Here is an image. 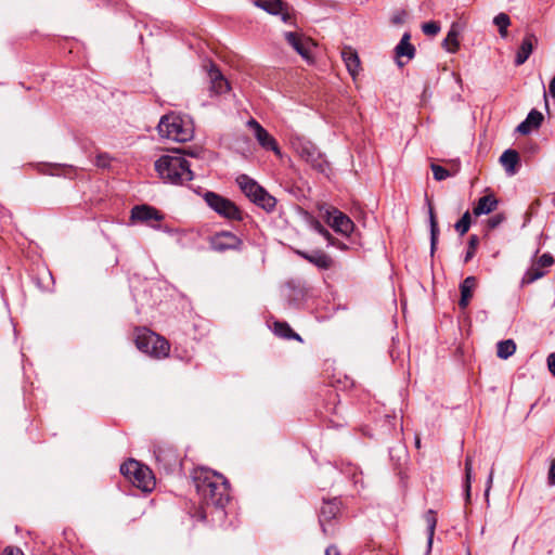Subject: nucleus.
Instances as JSON below:
<instances>
[{"label":"nucleus","mask_w":555,"mask_h":555,"mask_svg":"<svg viewBox=\"0 0 555 555\" xmlns=\"http://www.w3.org/2000/svg\"><path fill=\"white\" fill-rule=\"evenodd\" d=\"M546 362L550 372L555 376V352L548 354Z\"/></svg>","instance_id":"49530a36"},{"label":"nucleus","mask_w":555,"mask_h":555,"mask_svg":"<svg viewBox=\"0 0 555 555\" xmlns=\"http://www.w3.org/2000/svg\"><path fill=\"white\" fill-rule=\"evenodd\" d=\"M153 453L158 468L166 474H172L179 469L181 465L180 456L173 447L155 446Z\"/></svg>","instance_id":"423d86ee"},{"label":"nucleus","mask_w":555,"mask_h":555,"mask_svg":"<svg viewBox=\"0 0 555 555\" xmlns=\"http://www.w3.org/2000/svg\"><path fill=\"white\" fill-rule=\"evenodd\" d=\"M493 24L499 27V33L502 38L507 37V28L511 25V18L506 13H499L493 18Z\"/></svg>","instance_id":"e433bc0d"},{"label":"nucleus","mask_w":555,"mask_h":555,"mask_svg":"<svg viewBox=\"0 0 555 555\" xmlns=\"http://www.w3.org/2000/svg\"><path fill=\"white\" fill-rule=\"evenodd\" d=\"M547 480L551 486H555V460L550 466Z\"/></svg>","instance_id":"de8ad7c7"},{"label":"nucleus","mask_w":555,"mask_h":555,"mask_svg":"<svg viewBox=\"0 0 555 555\" xmlns=\"http://www.w3.org/2000/svg\"><path fill=\"white\" fill-rule=\"evenodd\" d=\"M208 76L210 79V95H220L230 90L229 81L224 78L222 73L215 64L210 65Z\"/></svg>","instance_id":"f8f14e48"},{"label":"nucleus","mask_w":555,"mask_h":555,"mask_svg":"<svg viewBox=\"0 0 555 555\" xmlns=\"http://www.w3.org/2000/svg\"><path fill=\"white\" fill-rule=\"evenodd\" d=\"M428 202V217H429V224H430V250L434 253L437 242H438V235H439V228L437 218L434 211V207L431 206L430 202Z\"/></svg>","instance_id":"cd10ccee"},{"label":"nucleus","mask_w":555,"mask_h":555,"mask_svg":"<svg viewBox=\"0 0 555 555\" xmlns=\"http://www.w3.org/2000/svg\"><path fill=\"white\" fill-rule=\"evenodd\" d=\"M398 65L399 66H403V63L401 61L398 60Z\"/></svg>","instance_id":"4d7b16f0"},{"label":"nucleus","mask_w":555,"mask_h":555,"mask_svg":"<svg viewBox=\"0 0 555 555\" xmlns=\"http://www.w3.org/2000/svg\"><path fill=\"white\" fill-rule=\"evenodd\" d=\"M3 555H24V553L18 547L7 546L3 551Z\"/></svg>","instance_id":"09e8293b"},{"label":"nucleus","mask_w":555,"mask_h":555,"mask_svg":"<svg viewBox=\"0 0 555 555\" xmlns=\"http://www.w3.org/2000/svg\"><path fill=\"white\" fill-rule=\"evenodd\" d=\"M197 494L206 506H212L222 514L230 502V483L223 475L208 468H197L193 473Z\"/></svg>","instance_id":"f257e3e1"},{"label":"nucleus","mask_w":555,"mask_h":555,"mask_svg":"<svg viewBox=\"0 0 555 555\" xmlns=\"http://www.w3.org/2000/svg\"><path fill=\"white\" fill-rule=\"evenodd\" d=\"M470 223H472L470 212L465 211L463 214V216L461 217V219L454 224V229L460 235H464L465 233L468 232Z\"/></svg>","instance_id":"4c0bfd02"},{"label":"nucleus","mask_w":555,"mask_h":555,"mask_svg":"<svg viewBox=\"0 0 555 555\" xmlns=\"http://www.w3.org/2000/svg\"><path fill=\"white\" fill-rule=\"evenodd\" d=\"M405 17H406V13L405 11L403 10H400L398 12H396L392 17H391V22L392 24L395 25H399V24H402L404 21H405Z\"/></svg>","instance_id":"c03bdc74"},{"label":"nucleus","mask_w":555,"mask_h":555,"mask_svg":"<svg viewBox=\"0 0 555 555\" xmlns=\"http://www.w3.org/2000/svg\"><path fill=\"white\" fill-rule=\"evenodd\" d=\"M235 182L244 195L251 202L263 189L255 179L248 175L241 173L236 177Z\"/></svg>","instance_id":"2eb2a0df"},{"label":"nucleus","mask_w":555,"mask_h":555,"mask_svg":"<svg viewBox=\"0 0 555 555\" xmlns=\"http://www.w3.org/2000/svg\"><path fill=\"white\" fill-rule=\"evenodd\" d=\"M505 220V217L503 214H496L489 218L488 220V228L489 229H495L498 228L503 221Z\"/></svg>","instance_id":"79ce46f5"},{"label":"nucleus","mask_w":555,"mask_h":555,"mask_svg":"<svg viewBox=\"0 0 555 555\" xmlns=\"http://www.w3.org/2000/svg\"><path fill=\"white\" fill-rule=\"evenodd\" d=\"M425 35L436 36L440 31V25L437 22H427L422 25Z\"/></svg>","instance_id":"ea45409f"},{"label":"nucleus","mask_w":555,"mask_h":555,"mask_svg":"<svg viewBox=\"0 0 555 555\" xmlns=\"http://www.w3.org/2000/svg\"><path fill=\"white\" fill-rule=\"evenodd\" d=\"M478 236L477 235H470L468 240V250L466 251V255L464 257V262H468L475 254V249L478 245Z\"/></svg>","instance_id":"58836bf2"},{"label":"nucleus","mask_w":555,"mask_h":555,"mask_svg":"<svg viewBox=\"0 0 555 555\" xmlns=\"http://www.w3.org/2000/svg\"><path fill=\"white\" fill-rule=\"evenodd\" d=\"M340 512V501L337 498L324 500L320 508L319 522L324 534H332L333 531L326 526L332 519H335Z\"/></svg>","instance_id":"9b49d317"},{"label":"nucleus","mask_w":555,"mask_h":555,"mask_svg":"<svg viewBox=\"0 0 555 555\" xmlns=\"http://www.w3.org/2000/svg\"><path fill=\"white\" fill-rule=\"evenodd\" d=\"M130 218L133 222L145 223L153 229H159V222L164 219V215L155 207L142 204L131 209Z\"/></svg>","instance_id":"6e6552de"},{"label":"nucleus","mask_w":555,"mask_h":555,"mask_svg":"<svg viewBox=\"0 0 555 555\" xmlns=\"http://www.w3.org/2000/svg\"><path fill=\"white\" fill-rule=\"evenodd\" d=\"M251 202L258 207L266 210L267 212L273 211L276 206L275 197L269 194L264 188L261 190V192L257 194V196Z\"/></svg>","instance_id":"393cba45"},{"label":"nucleus","mask_w":555,"mask_h":555,"mask_svg":"<svg viewBox=\"0 0 555 555\" xmlns=\"http://www.w3.org/2000/svg\"><path fill=\"white\" fill-rule=\"evenodd\" d=\"M203 198L208 207L219 216L229 220H243V212L231 199L212 191H206L203 194Z\"/></svg>","instance_id":"39448f33"},{"label":"nucleus","mask_w":555,"mask_h":555,"mask_svg":"<svg viewBox=\"0 0 555 555\" xmlns=\"http://www.w3.org/2000/svg\"><path fill=\"white\" fill-rule=\"evenodd\" d=\"M286 288L288 289L287 299L296 305L305 300L310 289L305 282L295 280L288 281Z\"/></svg>","instance_id":"dca6fc26"},{"label":"nucleus","mask_w":555,"mask_h":555,"mask_svg":"<svg viewBox=\"0 0 555 555\" xmlns=\"http://www.w3.org/2000/svg\"><path fill=\"white\" fill-rule=\"evenodd\" d=\"M155 170L164 182L171 184H183L194 178L191 164L179 152L160 156Z\"/></svg>","instance_id":"f03ea898"},{"label":"nucleus","mask_w":555,"mask_h":555,"mask_svg":"<svg viewBox=\"0 0 555 555\" xmlns=\"http://www.w3.org/2000/svg\"><path fill=\"white\" fill-rule=\"evenodd\" d=\"M253 4L271 15H279L287 8L283 0H254Z\"/></svg>","instance_id":"412c9836"},{"label":"nucleus","mask_w":555,"mask_h":555,"mask_svg":"<svg viewBox=\"0 0 555 555\" xmlns=\"http://www.w3.org/2000/svg\"><path fill=\"white\" fill-rule=\"evenodd\" d=\"M242 245L243 241L229 231L218 232L209 238L210 248L218 253H224L227 250H240Z\"/></svg>","instance_id":"1a4fd4ad"},{"label":"nucleus","mask_w":555,"mask_h":555,"mask_svg":"<svg viewBox=\"0 0 555 555\" xmlns=\"http://www.w3.org/2000/svg\"><path fill=\"white\" fill-rule=\"evenodd\" d=\"M285 39L293 49L304 59H310L309 49L302 42V39L296 33H285Z\"/></svg>","instance_id":"a878e982"},{"label":"nucleus","mask_w":555,"mask_h":555,"mask_svg":"<svg viewBox=\"0 0 555 555\" xmlns=\"http://www.w3.org/2000/svg\"><path fill=\"white\" fill-rule=\"evenodd\" d=\"M410 33H404L395 51L398 59L406 56L409 60L415 55V47L410 42Z\"/></svg>","instance_id":"5701e85b"},{"label":"nucleus","mask_w":555,"mask_h":555,"mask_svg":"<svg viewBox=\"0 0 555 555\" xmlns=\"http://www.w3.org/2000/svg\"><path fill=\"white\" fill-rule=\"evenodd\" d=\"M134 344L140 351L152 358L163 359L169 356V341L146 327L135 328Z\"/></svg>","instance_id":"7ed1b4c3"},{"label":"nucleus","mask_w":555,"mask_h":555,"mask_svg":"<svg viewBox=\"0 0 555 555\" xmlns=\"http://www.w3.org/2000/svg\"><path fill=\"white\" fill-rule=\"evenodd\" d=\"M311 228L318 232L320 235H322L326 241H327V245L328 246H334L338 249H341V250H345L347 249V245L338 240H336L331 233L330 231L324 228V225L315 220L311 223Z\"/></svg>","instance_id":"b1692460"},{"label":"nucleus","mask_w":555,"mask_h":555,"mask_svg":"<svg viewBox=\"0 0 555 555\" xmlns=\"http://www.w3.org/2000/svg\"><path fill=\"white\" fill-rule=\"evenodd\" d=\"M295 253L321 270H328L333 266V259L322 250L317 249L308 253L298 249Z\"/></svg>","instance_id":"ddd939ff"},{"label":"nucleus","mask_w":555,"mask_h":555,"mask_svg":"<svg viewBox=\"0 0 555 555\" xmlns=\"http://www.w3.org/2000/svg\"><path fill=\"white\" fill-rule=\"evenodd\" d=\"M492 481H493V468L490 470V474L488 476V479H487V489L485 491V495L488 498L489 495V491L491 489V486H492Z\"/></svg>","instance_id":"3c124183"},{"label":"nucleus","mask_w":555,"mask_h":555,"mask_svg":"<svg viewBox=\"0 0 555 555\" xmlns=\"http://www.w3.org/2000/svg\"><path fill=\"white\" fill-rule=\"evenodd\" d=\"M543 119V114L533 108L529 112L526 119L517 126L516 130L521 134H529L532 129H538L541 126Z\"/></svg>","instance_id":"f3484780"},{"label":"nucleus","mask_w":555,"mask_h":555,"mask_svg":"<svg viewBox=\"0 0 555 555\" xmlns=\"http://www.w3.org/2000/svg\"><path fill=\"white\" fill-rule=\"evenodd\" d=\"M138 488L149 491L153 487V477L151 475V470L147 467H144L143 474H134L131 480Z\"/></svg>","instance_id":"c756f323"},{"label":"nucleus","mask_w":555,"mask_h":555,"mask_svg":"<svg viewBox=\"0 0 555 555\" xmlns=\"http://www.w3.org/2000/svg\"><path fill=\"white\" fill-rule=\"evenodd\" d=\"M120 473L129 480H132L134 474L144 475V466L135 460H129L120 465Z\"/></svg>","instance_id":"c85d7f7f"},{"label":"nucleus","mask_w":555,"mask_h":555,"mask_svg":"<svg viewBox=\"0 0 555 555\" xmlns=\"http://www.w3.org/2000/svg\"><path fill=\"white\" fill-rule=\"evenodd\" d=\"M535 263L542 269L550 268L555 263V259L550 253H545L537 259Z\"/></svg>","instance_id":"a19ab883"},{"label":"nucleus","mask_w":555,"mask_h":555,"mask_svg":"<svg viewBox=\"0 0 555 555\" xmlns=\"http://www.w3.org/2000/svg\"><path fill=\"white\" fill-rule=\"evenodd\" d=\"M550 94L555 99V76L552 78L548 86Z\"/></svg>","instance_id":"864d4df0"},{"label":"nucleus","mask_w":555,"mask_h":555,"mask_svg":"<svg viewBox=\"0 0 555 555\" xmlns=\"http://www.w3.org/2000/svg\"><path fill=\"white\" fill-rule=\"evenodd\" d=\"M202 151L197 149H185L183 150V154L191 157H199Z\"/></svg>","instance_id":"8fccbe9b"},{"label":"nucleus","mask_w":555,"mask_h":555,"mask_svg":"<svg viewBox=\"0 0 555 555\" xmlns=\"http://www.w3.org/2000/svg\"><path fill=\"white\" fill-rule=\"evenodd\" d=\"M111 164V158L107 154H99L95 159V165L100 168H107Z\"/></svg>","instance_id":"37998d69"},{"label":"nucleus","mask_w":555,"mask_h":555,"mask_svg":"<svg viewBox=\"0 0 555 555\" xmlns=\"http://www.w3.org/2000/svg\"><path fill=\"white\" fill-rule=\"evenodd\" d=\"M496 354L501 359H508L516 351V344L513 339L501 340L496 346Z\"/></svg>","instance_id":"72a5a7b5"},{"label":"nucleus","mask_w":555,"mask_h":555,"mask_svg":"<svg viewBox=\"0 0 555 555\" xmlns=\"http://www.w3.org/2000/svg\"><path fill=\"white\" fill-rule=\"evenodd\" d=\"M157 130L162 138L177 142H186L192 138L193 133L192 129L184 127L182 119L176 115L163 116L158 122Z\"/></svg>","instance_id":"20e7f679"},{"label":"nucleus","mask_w":555,"mask_h":555,"mask_svg":"<svg viewBox=\"0 0 555 555\" xmlns=\"http://www.w3.org/2000/svg\"><path fill=\"white\" fill-rule=\"evenodd\" d=\"M425 522L427 525V544L428 550L431 548L433 539L435 535V529L437 526V517L436 512L434 509H428L424 515Z\"/></svg>","instance_id":"2f4dec72"},{"label":"nucleus","mask_w":555,"mask_h":555,"mask_svg":"<svg viewBox=\"0 0 555 555\" xmlns=\"http://www.w3.org/2000/svg\"><path fill=\"white\" fill-rule=\"evenodd\" d=\"M420 444H421V440L418 437L415 438V446L416 448H420Z\"/></svg>","instance_id":"6e6d98bb"},{"label":"nucleus","mask_w":555,"mask_h":555,"mask_svg":"<svg viewBox=\"0 0 555 555\" xmlns=\"http://www.w3.org/2000/svg\"><path fill=\"white\" fill-rule=\"evenodd\" d=\"M472 479H473V457H472V455L468 454L465 459L464 492L466 495V500H468L470 498Z\"/></svg>","instance_id":"c9c22d12"},{"label":"nucleus","mask_w":555,"mask_h":555,"mask_svg":"<svg viewBox=\"0 0 555 555\" xmlns=\"http://www.w3.org/2000/svg\"><path fill=\"white\" fill-rule=\"evenodd\" d=\"M545 271L542 270L541 267H538L535 261L531 264V267L525 272L522 279H521V285H528L531 284L539 279L543 278L545 275Z\"/></svg>","instance_id":"473e14b6"},{"label":"nucleus","mask_w":555,"mask_h":555,"mask_svg":"<svg viewBox=\"0 0 555 555\" xmlns=\"http://www.w3.org/2000/svg\"><path fill=\"white\" fill-rule=\"evenodd\" d=\"M457 37H459V31L456 30L455 24H453L451 29L449 30L447 37L442 41V46L448 52L454 53L457 51V49L460 47Z\"/></svg>","instance_id":"7c9ffc66"},{"label":"nucleus","mask_w":555,"mask_h":555,"mask_svg":"<svg viewBox=\"0 0 555 555\" xmlns=\"http://www.w3.org/2000/svg\"><path fill=\"white\" fill-rule=\"evenodd\" d=\"M279 15H281L282 21L284 23H287L291 20V15L287 13V8L282 13H280Z\"/></svg>","instance_id":"5fc2aeb1"},{"label":"nucleus","mask_w":555,"mask_h":555,"mask_svg":"<svg viewBox=\"0 0 555 555\" xmlns=\"http://www.w3.org/2000/svg\"><path fill=\"white\" fill-rule=\"evenodd\" d=\"M325 555H340L338 548L335 545H330L325 550Z\"/></svg>","instance_id":"603ef678"},{"label":"nucleus","mask_w":555,"mask_h":555,"mask_svg":"<svg viewBox=\"0 0 555 555\" xmlns=\"http://www.w3.org/2000/svg\"><path fill=\"white\" fill-rule=\"evenodd\" d=\"M50 168H51V171H50L51 175L60 176V175H63L65 169L68 167L65 165L53 164V165H50Z\"/></svg>","instance_id":"a18cd8bd"},{"label":"nucleus","mask_w":555,"mask_h":555,"mask_svg":"<svg viewBox=\"0 0 555 555\" xmlns=\"http://www.w3.org/2000/svg\"><path fill=\"white\" fill-rule=\"evenodd\" d=\"M324 219L336 233L345 236H349L354 229L353 221L335 207H330L325 210Z\"/></svg>","instance_id":"0eeeda50"},{"label":"nucleus","mask_w":555,"mask_h":555,"mask_svg":"<svg viewBox=\"0 0 555 555\" xmlns=\"http://www.w3.org/2000/svg\"><path fill=\"white\" fill-rule=\"evenodd\" d=\"M476 285L477 279L473 275L465 278L464 281L460 284L461 298L459 301V306L462 309H465L468 306L469 300L473 297V291L476 287Z\"/></svg>","instance_id":"6ab92c4d"},{"label":"nucleus","mask_w":555,"mask_h":555,"mask_svg":"<svg viewBox=\"0 0 555 555\" xmlns=\"http://www.w3.org/2000/svg\"><path fill=\"white\" fill-rule=\"evenodd\" d=\"M496 206L498 199L493 194H488L478 199L473 211L475 216L488 215L495 210Z\"/></svg>","instance_id":"4be33fe9"},{"label":"nucleus","mask_w":555,"mask_h":555,"mask_svg":"<svg viewBox=\"0 0 555 555\" xmlns=\"http://www.w3.org/2000/svg\"><path fill=\"white\" fill-rule=\"evenodd\" d=\"M341 59L350 76L356 79L361 70V62L358 52L353 48L345 46L341 50Z\"/></svg>","instance_id":"4468645a"},{"label":"nucleus","mask_w":555,"mask_h":555,"mask_svg":"<svg viewBox=\"0 0 555 555\" xmlns=\"http://www.w3.org/2000/svg\"><path fill=\"white\" fill-rule=\"evenodd\" d=\"M519 162V154L516 150L508 149L503 152L500 157V163L504 167L508 176H514L517 172V164Z\"/></svg>","instance_id":"aec40b11"},{"label":"nucleus","mask_w":555,"mask_h":555,"mask_svg":"<svg viewBox=\"0 0 555 555\" xmlns=\"http://www.w3.org/2000/svg\"><path fill=\"white\" fill-rule=\"evenodd\" d=\"M246 126L253 131L254 137L262 149L281 155V149L276 140L255 118H250Z\"/></svg>","instance_id":"9d476101"},{"label":"nucleus","mask_w":555,"mask_h":555,"mask_svg":"<svg viewBox=\"0 0 555 555\" xmlns=\"http://www.w3.org/2000/svg\"><path fill=\"white\" fill-rule=\"evenodd\" d=\"M537 37L533 34H528L521 41L520 47L518 48L515 56V65H522L530 56L533 51V44L537 42Z\"/></svg>","instance_id":"a211bd4d"},{"label":"nucleus","mask_w":555,"mask_h":555,"mask_svg":"<svg viewBox=\"0 0 555 555\" xmlns=\"http://www.w3.org/2000/svg\"><path fill=\"white\" fill-rule=\"evenodd\" d=\"M430 168L434 175V179L437 181H442L451 177L453 173H456L460 170V164L454 163L453 172L437 164H431Z\"/></svg>","instance_id":"f704fd0d"},{"label":"nucleus","mask_w":555,"mask_h":555,"mask_svg":"<svg viewBox=\"0 0 555 555\" xmlns=\"http://www.w3.org/2000/svg\"><path fill=\"white\" fill-rule=\"evenodd\" d=\"M273 332L276 336L285 339H295L301 341L299 334L295 333L288 323L276 321L273 324Z\"/></svg>","instance_id":"bb28decb"}]
</instances>
